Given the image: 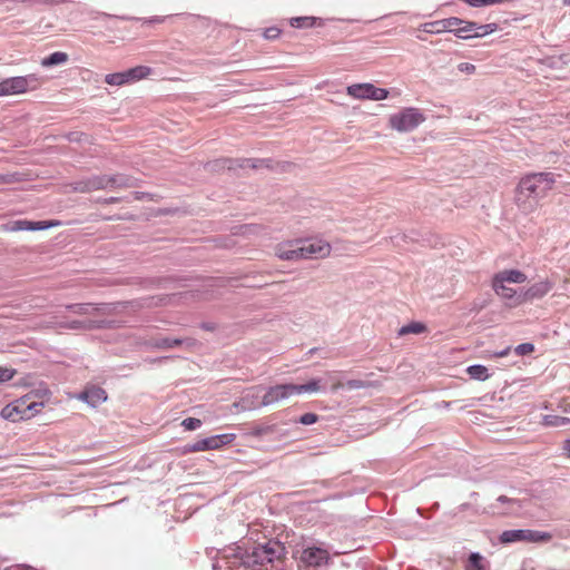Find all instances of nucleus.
<instances>
[{"mask_svg": "<svg viewBox=\"0 0 570 570\" xmlns=\"http://www.w3.org/2000/svg\"><path fill=\"white\" fill-rule=\"evenodd\" d=\"M50 399L51 392L48 389L31 390L4 405L0 416L13 423L29 421L42 412Z\"/></svg>", "mask_w": 570, "mask_h": 570, "instance_id": "1", "label": "nucleus"}, {"mask_svg": "<svg viewBox=\"0 0 570 570\" xmlns=\"http://www.w3.org/2000/svg\"><path fill=\"white\" fill-rule=\"evenodd\" d=\"M318 391H321L320 380H312L306 384H277L271 386L263 395L262 405L267 406L286 400L293 395H299L303 393H316Z\"/></svg>", "mask_w": 570, "mask_h": 570, "instance_id": "2", "label": "nucleus"}, {"mask_svg": "<svg viewBox=\"0 0 570 570\" xmlns=\"http://www.w3.org/2000/svg\"><path fill=\"white\" fill-rule=\"evenodd\" d=\"M287 551L283 543L276 540H267L263 543H256L247 554L246 563L266 566L275 561H281Z\"/></svg>", "mask_w": 570, "mask_h": 570, "instance_id": "3", "label": "nucleus"}, {"mask_svg": "<svg viewBox=\"0 0 570 570\" xmlns=\"http://www.w3.org/2000/svg\"><path fill=\"white\" fill-rule=\"evenodd\" d=\"M43 79L36 75L9 77L0 81V97L23 95L41 87Z\"/></svg>", "mask_w": 570, "mask_h": 570, "instance_id": "4", "label": "nucleus"}, {"mask_svg": "<svg viewBox=\"0 0 570 570\" xmlns=\"http://www.w3.org/2000/svg\"><path fill=\"white\" fill-rule=\"evenodd\" d=\"M556 180L551 173H538L523 177L519 184V193L534 199L543 197L552 189Z\"/></svg>", "mask_w": 570, "mask_h": 570, "instance_id": "5", "label": "nucleus"}, {"mask_svg": "<svg viewBox=\"0 0 570 570\" xmlns=\"http://www.w3.org/2000/svg\"><path fill=\"white\" fill-rule=\"evenodd\" d=\"M425 121L424 114L417 108H404L389 118V125L399 132L412 131Z\"/></svg>", "mask_w": 570, "mask_h": 570, "instance_id": "6", "label": "nucleus"}, {"mask_svg": "<svg viewBox=\"0 0 570 570\" xmlns=\"http://www.w3.org/2000/svg\"><path fill=\"white\" fill-rule=\"evenodd\" d=\"M298 570H316L330 561V552L320 547L304 548L296 558Z\"/></svg>", "mask_w": 570, "mask_h": 570, "instance_id": "7", "label": "nucleus"}, {"mask_svg": "<svg viewBox=\"0 0 570 570\" xmlns=\"http://www.w3.org/2000/svg\"><path fill=\"white\" fill-rule=\"evenodd\" d=\"M552 539L550 532L537 531V530H507L500 535L502 543H512L517 541H527L533 543H544Z\"/></svg>", "mask_w": 570, "mask_h": 570, "instance_id": "8", "label": "nucleus"}, {"mask_svg": "<svg viewBox=\"0 0 570 570\" xmlns=\"http://www.w3.org/2000/svg\"><path fill=\"white\" fill-rule=\"evenodd\" d=\"M87 190L95 191L107 188H129L132 187V180L122 175H99L87 178Z\"/></svg>", "mask_w": 570, "mask_h": 570, "instance_id": "9", "label": "nucleus"}, {"mask_svg": "<svg viewBox=\"0 0 570 570\" xmlns=\"http://www.w3.org/2000/svg\"><path fill=\"white\" fill-rule=\"evenodd\" d=\"M347 95L355 99L384 100L389 97V90L377 88L372 83H354L347 87Z\"/></svg>", "mask_w": 570, "mask_h": 570, "instance_id": "10", "label": "nucleus"}, {"mask_svg": "<svg viewBox=\"0 0 570 570\" xmlns=\"http://www.w3.org/2000/svg\"><path fill=\"white\" fill-rule=\"evenodd\" d=\"M301 250L302 259L325 258L330 256L332 246L323 239H315L313 242L301 240Z\"/></svg>", "mask_w": 570, "mask_h": 570, "instance_id": "11", "label": "nucleus"}, {"mask_svg": "<svg viewBox=\"0 0 570 570\" xmlns=\"http://www.w3.org/2000/svg\"><path fill=\"white\" fill-rule=\"evenodd\" d=\"M121 304H101L94 306L92 304H73L67 308L79 315H111L117 312Z\"/></svg>", "mask_w": 570, "mask_h": 570, "instance_id": "12", "label": "nucleus"}, {"mask_svg": "<svg viewBox=\"0 0 570 570\" xmlns=\"http://www.w3.org/2000/svg\"><path fill=\"white\" fill-rule=\"evenodd\" d=\"M301 239L287 240L275 246V255L282 261H301Z\"/></svg>", "mask_w": 570, "mask_h": 570, "instance_id": "13", "label": "nucleus"}, {"mask_svg": "<svg viewBox=\"0 0 570 570\" xmlns=\"http://www.w3.org/2000/svg\"><path fill=\"white\" fill-rule=\"evenodd\" d=\"M61 223L59 220H41V222H30L27 219H20L11 223L6 227L7 230L10 232H19V230H42L50 227H58Z\"/></svg>", "mask_w": 570, "mask_h": 570, "instance_id": "14", "label": "nucleus"}, {"mask_svg": "<svg viewBox=\"0 0 570 570\" xmlns=\"http://www.w3.org/2000/svg\"><path fill=\"white\" fill-rule=\"evenodd\" d=\"M492 288L498 296L510 302V306H519L524 303V293L518 295L517 291L503 283L492 281Z\"/></svg>", "mask_w": 570, "mask_h": 570, "instance_id": "15", "label": "nucleus"}, {"mask_svg": "<svg viewBox=\"0 0 570 570\" xmlns=\"http://www.w3.org/2000/svg\"><path fill=\"white\" fill-rule=\"evenodd\" d=\"M107 392L96 385L86 386L85 390L78 395V399L88 403L91 406H97L107 401Z\"/></svg>", "mask_w": 570, "mask_h": 570, "instance_id": "16", "label": "nucleus"}, {"mask_svg": "<svg viewBox=\"0 0 570 570\" xmlns=\"http://www.w3.org/2000/svg\"><path fill=\"white\" fill-rule=\"evenodd\" d=\"M552 287L553 282L548 278L532 284L524 292V302L542 298L552 289Z\"/></svg>", "mask_w": 570, "mask_h": 570, "instance_id": "17", "label": "nucleus"}, {"mask_svg": "<svg viewBox=\"0 0 570 570\" xmlns=\"http://www.w3.org/2000/svg\"><path fill=\"white\" fill-rule=\"evenodd\" d=\"M497 283H514V284H521L527 281V275L519 271V269H504L499 273H497L493 276V279Z\"/></svg>", "mask_w": 570, "mask_h": 570, "instance_id": "18", "label": "nucleus"}, {"mask_svg": "<svg viewBox=\"0 0 570 570\" xmlns=\"http://www.w3.org/2000/svg\"><path fill=\"white\" fill-rule=\"evenodd\" d=\"M444 32L473 31L475 22L463 21L456 17L442 19Z\"/></svg>", "mask_w": 570, "mask_h": 570, "instance_id": "19", "label": "nucleus"}, {"mask_svg": "<svg viewBox=\"0 0 570 570\" xmlns=\"http://www.w3.org/2000/svg\"><path fill=\"white\" fill-rule=\"evenodd\" d=\"M124 72L126 76V82L129 83L148 77L151 73V69L147 66H137Z\"/></svg>", "mask_w": 570, "mask_h": 570, "instance_id": "20", "label": "nucleus"}, {"mask_svg": "<svg viewBox=\"0 0 570 570\" xmlns=\"http://www.w3.org/2000/svg\"><path fill=\"white\" fill-rule=\"evenodd\" d=\"M235 434H220L206 438L208 450H218L225 444H229L235 440Z\"/></svg>", "mask_w": 570, "mask_h": 570, "instance_id": "21", "label": "nucleus"}, {"mask_svg": "<svg viewBox=\"0 0 570 570\" xmlns=\"http://www.w3.org/2000/svg\"><path fill=\"white\" fill-rule=\"evenodd\" d=\"M487 567L488 562L485 559L480 553L473 552L468 559L465 570H487Z\"/></svg>", "mask_w": 570, "mask_h": 570, "instance_id": "22", "label": "nucleus"}, {"mask_svg": "<svg viewBox=\"0 0 570 570\" xmlns=\"http://www.w3.org/2000/svg\"><path fill=\"white\" fill-rule=\"evenodd\" d=\"M426 325L421 322H411L407 325L402 326L397 334L399 336H405L407 334H421L426 332Z\"/></svg>", "mask_w": 570, "mask_h": 570, "instance_id": "23", "label": "nucleus"}, {"mask_svg": "<svg viewBox=\"0 0 570 570\" xmlns=\"http://www.w3.org/2000/svg\"><path fill=\"white\" fill-rule=\"evenodd\" d=\"M68 60V55L61 51L51 53L50 56L42 59L41 65L43 67H51L55 65L63 63Z\"/></svg>", "mask_w": 570, "mask_h": 570, "instance_id": "24", "label": "nucleus"}, {"mask_svg": "<svg viewBox=\"0 0 570 570\" xmlns=\"http://www.w3.org/2000/svg\"><path fill=\"white\" fill-rule=\"evenodd\" d=\"M542 425L544 426H563L570 424V419L559 415H544L542 417Z\"/></svg>", "mask_w": 570, "mask_h": 570, "instance_id": "25", "label": "nucleus"}, {"mask_svg": "<svg viewBox=\"0 0 570 570\" xmlns=\"http://www.w3.org/2000/svg\"><path fill=\"white\" fill-rule=\"evenodd\" d=\"M111 326L109 322L105 321H89L88 323H81V322H72L66 327L68 328H99V327H107Z\"/></svg>", "mask_w": 570, "mask_h": 570, "instance_id": "26", "label": "nucleus"}, {"mask_svg": "<svg viewBox=\"0 0 570 570\" xmlns=\"http://www.w3.org/2000/svg\"><path fill=\"white\" fill-rule=\"evenodd\" d=\"M420 30L431 35L442 33L444 32L443 21L441 19L431 22H425L420 26Z\"/></svg>", "mask_w": 570, "mask_h": 570, "instance_id": "27", "label": "nucleus"}, {"mask_svg": "<svg viewBox=\"0 0 570 570\" xmlns=\"http://www.w3.org/2000/svg\"><path fill=\"white\" fill-rule=\"evenodd\" d=\"M471 379L484 381L489 377L488 368L483 365H471L466 368Z\"/></svg>", "mask_w": 570, "mask_h": 570, "instance_id": "28", "label": "nucleus"}, {"mask_svg": "<svg viewBox=\"0 0 570 570\" xmlns=\"http://www.w3.org/2000/svg\"><path fill=\"white\" fill-rule=\"evenodd\" d=\"M208 451L206 439L199 440L193 444H188L184 448L183 453H194Z\"/></svg>", "mask_w": 570, "mask_h": 570, "instance_id": "29", "label": "nucleus"}, {"mask_svg": "<svg viewBox=\"0 0 570 570\" xmlns=\"http://www.w3.org/2000/svg\"><path fill=\"white\" fill-rule=\"evenodd\" d=\"M105 81L110 86H121L127 83L125 72L109 73L106 76Z\"/></svg>", "mask_w": 570, "mask_h": 570, "instance_id": "30", "label": "nucleus"}, {"mask_svg": "<svg viewBox=\"0 0 570 570\" xmlns=\"http://www.w3.org/2000/svg\"><path fill=\"white\" fill-rule=\"evenodd\" d=\"M183 344V341L181 340H178V338H161V340H158L156 343H155V346L158 347V348H164V350H167V348H173L175 346H179Z\"/></svg>", "mask_w": 570, "mask_h": 570, "instance_id": "31", "label": "nucleus"}, {"mask_svg": "<svg viewBox=\"0 0 570 570\" xmlns=\"http://www.w3.org/2000/svg\"><path fill=\"white\" fill-rule=\"evenodd\" d=\"M497 30L495 23H489L483 26H478L475 23V29L473 30V37H483L485 35L492 33Z\"/></svg>", "mask_w": 570, "mask_h": 570, "instance_id": "32", "label": "nucleus"}, {"mask_svg": "<svg viewBox=\"0 0 570 570\" xmlns=\"http://www.w3.org/2000/svg\"><path fill=\"white\" fill-rule=\"evenodd\" d=\"M242 168H263V167H269V164L266 160H255V159H244L240 164Z\"/></svg>", "mask_w": 570, "mask_h": 570, "instance_id": "33", "label": "nucleus"}, {"mask_svg": "<svg viewBox=\"0 0 570 570\" xmlns=\"http://www.w3.org/2000/svg\"><path fill=\"white\" fill-rule=\"evenodd\" d=\"M16 374L17 371L14 368L0 366V384L12 380Z\"/></svg>", "mask_w": 570, "mask_h": 570, "instance_id": "34", "label": "nucleus"}, {"mask_svg": "<svg viewBox=\"0 0 570 570\" xmlns=\"http://www.w3.org/2000/svg\"><path fill=\"white\" fill-rule=\"evenodd\" d=\"M181 425L188 431H194L200 428L202 421L196 417H187L181 422Z\"/></svg>", "mask_w": 570, "mask_h": 570, "instance_id": "35", "label": "nucleus"}, {"mask_svg": "<svg viewBox=\"0 0 570 570\" xmlns=\"http://www.w3.org/2000/svg\"><path fill=\"white\" fill-rule=\"evenodd\" d=\"M291 24L296 28L304 27V26L311 27L313 24V19L308 18V17L292 18Z\"/></svg>", "mask_w": 570, "mask_h": 570, "instance_id": "36", "label": "nucleus"}, {"mask_svg": "<svg viewBox=\"0 0 570 570\" xmlns=\"http://www.w3.org/2000/svg\"><path fill=\"white\" fill-rule=\"evenodd\" d=\"M518 355H528L534 352V345L531 343H522L514 348Z\"/></svg>", "mask_w": 570, "mask_h": 570, "instance_id": "37", "label": "nucleus"}, {"mask_svg": "<svg viewBox=\"0 0 570 570\" xmlns=\"http://www.w3.org/2000/svg\"><path fill=\"white\" fill-rule=\"evenodd\" d=\"M273 431H274V426H272V425L256 426L252 430L250 435L262 436V435L272 433Z\"/></svg>", "mask_w": 570, "mask_h": 570, "instance_id": "38", "label": "nucleus"}, {"mask_svg": "<svg viewBox=\"0 0 570 570\" xmlns=\"http://www.w3.org/2000/svg\"><path fill=\"white\" fill-rule=\"evenodd\" d=\"M318 420V416L314 413H305L299 417V423L304 425H309L316 423Z\"/></svg>", "mask_w": 570, "mask_h": 570, "instance_id": "39", "label": "nucleus"}, {"mask_svg": "<svg viewBox=\"0 0 570 570\" xmlns=\"http://www.w3.org/2000/svg\"><path fill=\"white\" fill-rule=\"evenodd\" d=\"M281 35V30L276 27L265 29L264 37L266 39H276Z\"/></svg>", "mask_w": 570, "mask_h": 570, "instance_id": "40", "label": "nucleus"}, {"mask_svg": "<svg viewBox=\"0 0 570 570\" xmlns=\"http://www.w3.org/2000/svg\"><path fill=\"white\" fill-rule=\"evenodd\" d=\"M458 69L461 71V72H465V73H474L475 72V66L472 65V63H469V62H461L459 66H458Z\"/></svg>", "mask_w": 570, "mask_h": 570, "instance_id": "41", "label": "nucleus"}, {"mask_svg": "<svg viewBox=\"0 0 570 570\" xmlns=\"http://www.w3.org/2000/svg\"><path fill=\"white\" fill-rule=\"evenodd\" d=\"M345 386H347L350 390H357L363 389L365 383L361 380H350L346 382Z\"/></svg>", "mask_w": 570, "mask_h": 570, "instance_id": "42", "label": "nucleus"}, {"mask_svg": "<svg viewBox=\"0 0 570 570\" xmlns=\"http://www.w3.org/2000/svg\"><path fill=\"white\" fill-rule=\"evenodd\" d=\"M87 188H89V186H87V179L77 181L73 185V190L78 191V193H89V190H87Z\"/></svg>", "mask_w": 570, "mask_h": 570, "instance_id": "43", "label": "nucleus"}, {"mask_svg": "<svg viewBox=\"0 0 570 570\" xmlns=\"http://www.w3.org/2000/svg\"><path fill=\"white\" fill-rule=\"evenodd\" d=\"M510 351H511V346H508L507 348H504L500 352L493 353L492 357H505L509 355Z\"/></svg>", "mask_w": 570, "mask_h": 570, "instance_id": "44", "label": "nucleus"}, {"mask_svg": "<svg viewBox=\"0 0 570 570\" xmlns=\"http://www.w3.org/2000/svg\"><path fill=\"white\" fill-rule=\"evenodd\" d=\"M473 31H460V32H456L455 35L459 37V38H462V39H469V38H472L473 37Z\"/></svg>", "mask_w": 570, "mask_h": 570, "instance_id": "45", "label": "nucleus"}, {"mask_svg": "<svg viewBox=\"0 0 570 570\" xmlns=\"http://www.w3.org/2000/svg\"><path fill=\"white\" fill-rule=\"evenodd\" d=\"M344 384L341 382V381H335L333 382L332 384V391L333 392H336L337 390H340L341 387H343Z\"/></svg>", "mask_w": 570, "mask_h": 570, "instance_id": "46", "label": "nucleus"}, {"mask_svg": "<svg viewBox=\"0 0 570 570\" xmlns=\"http://www.w3.org/2000/svg\"><path fill=\"white\" fill-rule=\"evenodd\" d=\"M563 451L568 458H570V439L567 440L563 444Z\"/></svg>", "mask_w": 570, "mask_h": 570, "instance_id": "47", "label": "nucleus"}, {"mask_svg": "<svg viewBox=\"0 0 570 570\" xmlns=\"http://www.w3.org/2000/svg\"><path fill=\"white\" fill-rule=\"evenodd\" d=\"M117 202H118V198H116V197H111V198L105 200L106 204H114Z\"/></svg>", "mask_w": 570, "mask_h": 570, "instance_id": "48", "label": "nucleus"}, {"mask_svg": "<svg viewBox=\"0 0 570 570\" xmlns=\"http://www.w3.org/2000/svg\"><path fill=\"white\" fill-rule=\"evenodd\" d=\"M187 345H188V346H194V345H196V341H194V340H189V341L187 342Z\"/></svg>", "mask_w": 570, "mask_h": 570, "instance_id": "49", "label": "nucleus"}, {"mask_svg": "<svg viewBox=\"0 0 570 570\" xmlns=\"http://www.w3.org/2000/svg\"><path fill=\"white\" fill-rule=\"evenodd\" d=\"M563 4L570 6V0H562Z\"/></svg>", "mask_w": 570, "mask_h": 570, "instance_id": "50", "label": "nucleus"}, {"mask_svg": "<svg viewBox=\"0 0 570 570\" xmlns=\"http://www.w3.org/2000/svg\"><path fill=\"white\" fill-rule=\"evenodd\" d=\"M500 501H505V497H500Z\"/></svg>", "mask_w": 570, "mask_h": 570, "instance_id": "51", "label": "nucleus"}]
</instances>
